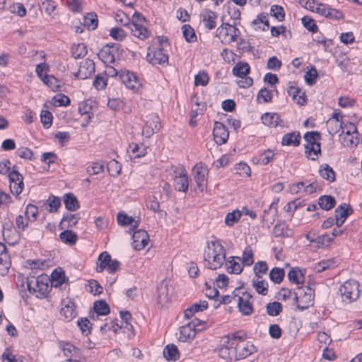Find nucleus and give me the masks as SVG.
<instances>
[{
    "mask_svg": "<svg viewBox=\"0 0 362 362\" xmlns=\"http://www.w3.org/2000/svg\"><path fill=\"white\" fill-rule=\"evenodd\" d=\"M250 71L249 64L247 62H239L233 68V74L238 77L247 76Z\"/></svg>",
    "mask_w": 362,
    "mask_h": 362,
    "instance_id": "obj_43",
    "label": "nucleus"
},
{
    "mask_svg": "<svg viewBox=\"0 0 362 362\" xmlns=\"http://www.w3.org/2000/svg\"><path fill=\"white\" fill-rule=\"evenodd\" d=\"M159 42L158 47L153 52L152 55L148 53L147 58L151 64L153 65L160 64L163 65L168 63V54L165 47L169 45L167 37L160 36L158 37Z\"/></svg>",
    "mask_w": 362,
    "mask_h": 362,
    "instance_id": "obj_3",
    "label": "nucleus"
},
{
    "mask_svg": "<svg viewBox=\"0 0 362 362\" xmlns=\"http://www.w3.org/2000/svg\"><path fill=\"white\" fill-rule=\"evenodd\" d=\"M306 238L311 243H316L319 246H327L333 240V238L327 234L318 236L316 239H310V234L306 235Z\"/></svg>",
    "mask_w": 362,
    "mask_h": 362,
    "instance_id": "obj_50",
    "label": "nucleus"
},
{
    "mask_svg": "<svg viewBox=\"0 0 362 362\" xmlns=\"http://www.w3.org/2000/svg\"><path fill=\"white\" fill-rule=\"evenodd\" d=\"M217 16L215 12L211 11H207L203 14V23L204 27L208 30L214 29L216 25V19Z\"/></svg>",
    "mask_w": 362,
    "mask_h": 362,
    "instance_id": "obj_35",
    "label": "nucleus"
},
{
    "mask_svg": "<svg viewBox=\"0 0 362 362\" xmlns=\"http://www.w3.org/2000/svg\"><path fill=\"white\" fill-rule=\"evenodd\" d=\"M25 217L30 221H35L38 214V209L35 205L28 204L25 211Z\"/></svg>",
    "mask_w": 362,
    "mask_h": 362,
    "instance_id": "obj_58",
    "label": "nucleus"
},
{
    "mask_svg": "<svg viewBox=\"0 0 362 362\" xmlns=\"http://www.w3.org/2000/svg\"><path fill=\"white\" fill-rule=\"evenodd\" d=\"M200 323V320L195 319L187 325L182 326L180 329L179 340L185 341L187 339H192L196 335V326Z\"/></svg>",
    "mask_w": 362,
    "mask_h": 362,
    "instance_id": "obj_14",
    "label": "nucleus"
},
{
    "mask_svg": "<svg viewBox=\"0 0 362 362\" xmlns=\"http://www.w3.org/2000/svg\"><path fill=\"white\" fill-rule=\"evenodd\" d=\"M343 122H339L334 119H329L327 122V127L329 133L334 135L341 131Z\"/></svg>",
    "mask_w": 362,
    "mask_h": 362,
    "instance_id": "obj_48",
    "label": "nucleus"
},
{
    "mask_svg": "<svg viewBox=\"0 0 362 362\" xmlns=\"http://www.w3.org/2000/svg\"><path fill=\"white\" fill-rule=\"evenodd\" d=\"M252 286L256 291L262 296H266L268 293V283L262 279V278H255L252 280Z\"/></svg>",
    "mask_w": 362,
    "mask_h": 362,
    "instance_id": "obj_42",
    "label": "nucleus"
},
{
    "mask_svg": "<svg viewBox=\"0 0 362 362\" xmlns=\"http://www.w3.org/2000/svg\"><path fill=\"white\" fill-rule=\"evenodd\" d=\"M234 347L235 361L244 359L257 351V347L250 341H240L238 343H230Z\"/></svg>",
    "mask_w": 362,
    "mask_h": 362,
    "instance_id": "obj_7",
    "label": "nucleus"
},
{
    "mask_svg": "<svg viewBox=\"0 0 362 362\" xmlns=\"http://www.w3.org/2000/svg\"><path fill=\"white\" fill-rule=\"evenodd\" d=\"M273 235L278 237H291L293 235L291 230L288 229L285 222L276 224L273 228Z\"/></svg>",
    "mask_w": 362,
    "mask_h": 362,
    "instance_id": "obj_34",
    "label": "nucleus"
},
{
    "mask_svg": "<svg viewBox=\"0 0 362 362\" xmlns=\"http://www.w3.org/2000/svg\"><path fill=\"white\" fill-rule=\"evenodd\" d=\"M98 18L95 13H88L83 20L84 25L90 30H95L98 26Z\"/></svg>",
    "mask_w": 362,
    "mask_h": 362,
    "instance_id": "obj_54",
    "label": "nucleus"
},
{
    "mask_svg": "<svg viewBox=\"0 0 362 362\" xmlns=\"http://www.w3.org/2000/svg\"><path fill=\"white\" fill-rule=\"evenodd\" d=\"M255 278H262V274H264L268 271V266L266 262L259 261L256 262L253 267Z\"/></svg>",
    "mask_w": 362,
    "mask_h": 362,
    "instance_id": "obj_55",
    "label": "nucleus"
},
{
    "mask_svg": "<svg viewBox=\"0 0 362 362\" xmlns=\"http://www.w3.org/2000/svg\"><path fill=\"white\" fill-rule=\"evenodd\" d=\"M304 139L307 142L305 146L320 145L319 141L321 139V135L318 132H308L304 134Z\"/></svg>",
    "mask_w": 362,
    "mask_h": 362,
    "instance_id": "obj_44",
    "label": "nucleus"
},
{
    "mask_svg": "<svg viewBox=\"0 0 362 362\" xmlns=\"http://www.w3.org/2000/svg\"><path fill=\"white\" fill-rule=\"evenodd\" d=\"M64 203L66 208L71 211H74L79 208L78 199L72 193H68L64 195Z\"/></svg>",
    "mask_w": 362,
    "mask_h": 362,
    "instance_id": "obj_38",
    "label": "nucleus"
},
{
    "mask_svg": "<svg viewBox=\"0 0 362 362\" xmlns=\"http://www.w3.org/2000/svg\"><path fill=\"white\" fill-rule=\"evenodd\" d=\"M241 258L240 257H230L226 262V270L228 273L238 274L243 271L241 265Z\"/></svg>",
    "mask_w": 362,
    "mask_h": 362,
    "instance_id": "obj_23",
    "label": "nucleus"
},
{
    "mask_svg": "<svg viewBox=\"0 0 362 362\" xmlns=\"http://www.w3.org/2000/svg\"><path fill=\"white\" fill-rule=\"evenodd\" d=\"M288 93L289 95H291L293 99L296 100V98L298 96L299 98L298 99L297 103L299 105H304L306 103V99L305 97L304 93L301 92V90L295 86L294 82H290L289 86L288 87Z\"/></svg>",
    "mask_w": 362,
    "mask_h": 362,
    "instance_id": "obj_28",
    "label": "nucleus"
},
{
    "mask_svg": "<svg viewBox=\"0 0 362 362\" xmlns=\"http://www.w3.org/2000/svg\"><path fill=\"white\" fill-rule=\"evenodd\" d=\"M160 125V121L158 115L155 113L150 114L146 117V125L143 128V134L146 137H150L159 130Z\"/></svg>",
    "mask_w": 362,
    "mask_h": 362,
    "instance_id": "obj_11",
    "label": "nucleus"
},
{
    "mask_svg": "<svg viewBox=\"0 0 362 362\" xmlns=\"http://www.w3.org/2000/svg\"><path fill=\"white\" fill-rule=\"evenodd\" d=\"M270 15L279 21H283L285 18L284 10L282 6L278 5H273L270 9Z\"/></svg>",
    "mask_w": 362,
    "mask_h": 362,
    "instance_id": "obj_59",
    "label": "nucleus"
},
{
    "mask_svg": "<svg viewBox=\"0 0 362 362\" xmlns=\"http://www.w3.org/2000/svg\"><path fill=\"white\" fill-rule=\"evenodd\" d=\"M132 247L136 250L144 249L148 243L149 238L144 230H138L132 235Z\"/></svg>",
    "mask_w": 362,
    "mask_h": 362,
    "instance_id": "obj_15",
    "label": "nucleus"
},
{
    "mask_svg": "<svg viewBox=\"0 0 362 362\" xmlns=\"http://www.w3.org/2000/svg\"><path fill=\"white\" fill-rule=\"evenodd\" d=\"M288 280L296 284H300L304 282L305 276L303 272L298 267L292 268L288 273Z\"/></svg>",
    "mask_w": 362,
    "mask_h": 362,
    "instance_id": "obj_36",
    "label": "nucleus"
},
{
    "mask_svg": "<svg viewBox=\"0 0 362 362\" xmlns=\"http://www.w3.org/2000/svg\"><path fill=\"white\" fill-rule=\"evenodd\" d=\"M207 307L208 303L206 300L195 303L185 310V317L187 319H189L194 315V313L202 312L206 310Z\"/></svg>",
    "mask_w": 362,
    "mask_h": 362,
    "instance_id": "obj_29",
    "label": "nucleus"
},
{
    "mask_svg": "<svg viewBox=\"0 0 362 362\" xmlns=\"http://www.w3.org/2000/svg\"><path fill=\"white\" fill-rule=\"evenodd\" d=\"M278 199L274 200L269 207L264 210L262 216L264 223L269 225L274 223L278 212Z\"/></svg>",
    "mask_w": 362,
    "mask_h": 362,
    "instance_id": "obj_20",
    "label": "nucleus"
},
{
    "mask_svg": "<svg viewBox=\"0 0 362 362\" xmlns=\"http://www.w3.org/2000/svg\"><path fill=\"white\" fill-rule=\"evenodd\" d=\"M71 54L74 58L78 59L82 58L87 54L86 45L83 43H78L74 45L71 47Z\"/></svg>",
    "mask_w": 362,
    "mask_h": 362,
    "instance_id": "obj_49",
    "label": "nucleus"
},
{
    "mask_svg": "<svg viewBox=\"0 0 362 362\" xmlns=\"http://www.w3.org/2000/svg\"><path fill=\"white\" fill-rule=\"evenodd\" d=\"M77 325L83 334L87 336L90 333L91 324L88 318L84 317L78 320Z\"/></svg>",
    "mask_w": 362,
    "mask_h": 362,
    "instance_id": "obj_57",
    "label": "nucleus"
},
{
    "mask_svg": "<svg viewBox=\"0 0 362 362\" xmlns=\"http://www.w3.org/2000/svg\"><path fill=\"white\" fill-rule=\"evenodd\" d=\"M11 265L10 256L7 252L6 247L0 243V274L1 276L6 275Z\"/></svg>",
    "mask_w": 362,
    "mask_h": 362,
    "instance_id": "obj_19",
    "label": "nucleus"
},
{
    "mask_svg": "<svg viewBox=\"0 0 362 362\" xmlns=\"http://www.w3.org/2000/svg\"><path fill=\"white\" fill-rule=\"evenodd\" d=\"M223 344L218 350V355L228 360H235V351L233 346L226 340H222Z\"/></svg>",
    "mask_w": 362,
    "mask_h": 362,
    "instance_id": "obj_25",
    "label": "nucleus"
},
{
    "mask_svg": "<svg viewBox=\"0 0 362 362\" xmlns=\"http://www.w3.org/2000/svg\"><path fill=\"white\" fill-rule=\"evenodd\" d=\"M80 218L79 215L78 214H67L64 215L59 223L60 229L69 228L74 226L77 223L78 219Z\"/></svg>",
    "mask_w": 362,
    "mask_h": 362,
    "instance_id": "obj_32",
    "label": "nucleus"
},
{
    "mask_svg": "<svg viewBox=\"0 0 362 362\" xmlns=\"http://www.w3.org/2000/svg\"><path fill=\"white\" fill-rule=\"evenodd\" d=\"M246 335L243 332H235L223 337L222 340H226L230 343H238L240 341H246Z\"/></svg>",
    "mask_w": 362,
    "mask_h": 362,
    "instance_id": "obj_53",
    "label": "nucleus"
},
{
    "mask_svg": "<svg viewBox=\"0 0 362 362\" xmlns=\"http://www.w3.org/2000/svg\"><path fill=\"white\" fill-rule=\"evenodd\" d=\"M241 261L245 266H250L254 263L253 252L250 247H247L243 251Z\"/></svg>",
    "mask_w": 362,
    "mask_h": 362,
    "instance_id": "obj_62",
    "label": "nucleus"
},
{
    "mask_svg": "<svg viewBox=\"0 0 362 362\" xmlns=\"http://www.w3.org/2000/svg\"><path fill=\"white\" fill-rule=\"evenodd\" d=\"M117 223L120 226L132 225L134 228L139 226V221H135L132 216H129L123 212H119L117 216Z\"/></svg>",
    "mask_w": 362,
    "mask_h": 362,
    "instance_id": "obj_39",
    "label": "nucleus"
},
{
    "mask_svg": "<svg viewBox=\"0 0 362 362\" xmlns=\"http://www.w3.org/2000/svg\"><path fill=\"white\" fill-rule=\"evenodd\" d=\"M284 270L279 267H274L269 272V278L275 284H280L284 277Z\"/></svg>",
    "mask_w": 362,
    "mask_h": 362,
    "instance_id": "obj_46",
    "label": "nucleus"
},
{
    "mask_svg": "<svg viewBox=\"0 0 362 362\" xmlns=\"http://www.w3.org/2000/svg\"><path fill=\"white\" fill-rule=\"evenodd\" d=\"M318 204L324 210L329 211L335 206V199L331 195H323L319 198Z\"/></svg>",
    "mask_w": 362,
    "mask_h": 362,
    "instance_id": "obj_40",
    "label": "nucleus"
},
{
    "mask_svg": "<svg viewBox=\"0 0 362 362\" xmlns=\"http://www.w3.org/2000/svg\"><path fill=\"white\" fill-rule=\"evenodd\" d=\"M145 21L146 19L143 15L140 13L135 12L129 25V29L132 34L140 40H145L149 36V31L144 25Z\"/></svg>",
    "mask_w": 362,
    "mask_h": 362,
    "instance_id": "obj_5",
    "label": "nucleus"
},
{
    "mask_svg": "<svg viewBox=\"0 0 362 362\" xmlns=\"http://www.w3.org/2000/svg\"><path fill=\"white\" fill-rule=\"evenodd\" d=\"M49 277L46 275L28 277L27 288L30 293L35 294L39 298H43L49 293Z\"/></svg>",
    "mask_w": 362,
    "mask_h": 362,
    "instance_id": "obj_2",
    "label": "nucleus"
},
{
    "mask_svg": "<svg viewBox=\"0 0 362 362\" xmlns=\"http://www.w3.org/2000/svg\"><path fill=\"white\" fill-rule=\"evenodd\" d=\"M93 308L97 315H106L110 313L108 304L103 300L95 301Z\"/></svg>",
    "mask_w": 362,
    "mask_h": 362,
    "instance_id": "obj_45",
    "label": "nucleus"
},
{
    "mask_svg": "<svg viewBox=\"0 0 362 362\" xmlns=\"http://www.w3.org/2000/svg\"><path fill=\"white\" fill-rule=\"evenodd\" d=\"M59 238L63 243L74 245L78 240V235L74 231L66 229L59 234Z\"/></svg>",
    "mask_w": 362,
    "mask_h": 362,
    "instance_id": "obj_37",
    "label": "nucleus"
},
{
    "mask_svg": "<svg viewBox=\"0 0 362 362\" xmlns=\"http://www.w3.org/2000/svg\"><path fill=\"white\" fill-rule=\"evenodd\" d=\"M171 170L175 173V189L179 192H187L188 189L189 182L186 170L184 168H178L177 167H172Z\"/></svg>",
    "mask_w": 362,
    "mask_h": 362,
    "instance_id": "obj_8",
    "label": "nucleus"
},
{
    "mask_svg": "<svg viewBox=\"0 0 362 362\" xmlns=\"http://www.w3.org/2000/svg\"><path fill=\"white\" fill-rule=\"evenodd\" d=\"M40 118L45 128L48 129L52 125L53 117L49 111L42 110L40 113Z\"/></svg>",
    "mask_w": 362,
    "mask_h": 362,
    "instance_id": "obj_64",
    "label": "nucleus"
},
{
    "mask_svg": "<svg viewBox=\"0 0 362 362\" xmlns=\"http://www.w3.org/2000/svg\"><path fill=\"white\" fill-rule=\"evenodd\" d=\"M262 121L264 125L271 127H276L278 125H281V122H282L279 115L276 113H264L262 116Z\"/></svg>",
    "mask_w": 362,
    "mask_h": 362,
    "instance_id": "obj_33",
    "label": "nucleus"
},
{
    "mask_svg": "<svg viewBox=\"0 0 362 362\" xmlns=\"http://www.w3.org/2000/svg\"><path fill=\"white\" fill-rule=\"evenodd\" d=\"M173 290L172 286L168 285L165 281L160 282L157 288L158 303L163 304L168 302L171 299Z\"/></svg>",
    "mask_w": 362,
    "mask_h": 362,
    "instance_id": "obj_17",
    "label": "nucleus"
},
{
    "mask_svg": "<svg viewBox=\"0 0 362 362\" xmlns=\"http://www.w3.org/2000/svg\"><path fill=\"white\" fill-rule=\"evenodd\" d=\"M241 217V214L239 211H233V212L228 213L225 218V223L228 226H232L237 222Z\"/></svg>",
    "mask_w": 362,
    "mask_h": 362,
    "instance_id": "obj_63",
    "label": "nucleus"
},
{
    "mask_svg": "<svg viewBox=\"0 0 362 362\" xmlns=\"http://www.w3.org/2000/svg\"><path fill=\"white\" fill-rule=\"evenodd\" d=\"M42 81L55 91L59 90L61 87L59 81L52 75H45Z\"/></svg>",
    "mask_w": 362,
    "mask_h": 362,
    "instance_id": "obj_51",
    "label": "nucleus"
},
{
    "mask_svg": "<svg viewBox=\"0 0 362 362\" xmlns=\"http://www.w3.org/2000/svg\"><path fill=\"white\" fill-rule=\"evenodd\" d=\"M226 260V250L219 241H211L208 243L207 250L204 253L205 267L210 269L220 268Z\"/></svg>",
    "mask_w": 362,
    "mask_h": 362,
    "instance_id": "obj_1",
    "label": "nucleus"
},
{
    "mask_svg": "<svg viewBox=\"0 0 362 362\" xmlns=\"http://www.w3.org/2000/svg\"><path fill=\"white\" fill-rule=\"evenodd\" d=\"M98 57L105 64L114 63L115 59L113 54V47L107 45L100 50Z\"/></svg>",
    "mask_w": 362,
    "mask_h": 362,
    "instance_id": "obj_27",
    "label": "nucleus"
},
{
    "mask_svg": "<svg viewBox=\"0 0 362 362\" xmlns=\"http://www.w3.org/2000/svg\"><path fill=\"white\" fill-rule=\"evenodd\" d=\"M252 296L247 292L243 293L242 296H238V307L239 311L243 315H250L253 313Z\"/></svg>",
    "mask_w": 362,
    "mask_h": 362,
    "instance_id": "obj_12",
    "label": "nucleus"
},
{
    "mask_svg": "<svg viewBox=\"0 0 362 362\" xmlns=\"http://www.w3.org/2000/svg\"><path fill=\"white\" fill-rule=\"evenodd\" d=\"M213 136L216 144L222 145L226 143L229 133L223 123L220 122H215L213 129Z\"/></svg>",
    "mask_w": 362,
    "mask_h": 362,
    "instance_id": "obj_13",
    "label": "nucleus"
},
{
    "mask_svg": "<svg viewBox=\"0 0 362 362\" xmlns=\"http://www.w3.org/2000/svg\"><path fill=\"white\" fill-rule=\"evenodd\" d=\"M300 134L298 132H293L286 134L281 141L283 146H297L300 144Z\"/></svg>",
    "mask_w": 362,
    "mask_h": 362,
    "instance_id": "obj_31",
    "label": "nucleus"
},
{
    "mask_svg": "<svg viewBox=\"0 0 362 362\" xmlns=\"http://www.w3.org/2000/svg\"><path fill=\"white\" fill-rule=\"evenodd\" d=\"M319 174L322 178L330 182L335 180V173L328 164L325 163L320 165Z\"/></svg>",
    "mask_w": 362,
    "mask_h": 362,
    "instance_id": "obj_41",
    "label": "nucleus"
},
{
    "mask_svg": "<svg viewBox=\"0 0 362 362\" xmlns=\"http://www.w3.org/2000/svg\"><path fill=\"white\" fill-rule=\"evenodd\" d=\"M163 356L168 361H176L180 358V352L175 344H170L164 348Z\"/></svg>",
    "mask_w": 362,
    "mask_h": 362,
    "instance_id": "obj_30",
    "label": "nucleus"
},
{
    "mask_svg": "<svg viewBox=\"0 0 362 362\" xmlns=\"http://www.w3.org/2000/svg\"><path fill=\"white\" fill-rule=\"evenodd\" d=\"M353 212V209L350 205L345 203L339 205L334 210V219H336V225L338 227L341 226L345 220Z\"/></svg>",
    "mask_w": 362,
    "mask_h": 362,
    "instance_id": "obj_16",
    "label": "nucleus"
},
{
    "mask_svg": "<svg viewBox=\"0 0 362 362\" xmlns=\"http://www.w3.org/2000/svg\"><path fill=\"white\" fill-rule=\"evenodd\" d=\"M317 77V71L314 66H311L305 74V80L306 83L309 86H313L316 83Z\"/></svg>",
    "mask_w": 362,
    "mask_h": 362,
    "instance_id": "obj_61",
    "label": "nucleus"
},
{
    "mask_svg": "<svg viewBox=\"0 0 362 362\" xmlns=\"http://www.w3.org/2000/svg\"><path fill=\"white\" fill-rule=\"evenodd\" d=\"M359 284L354 280H349L339 287V292L345 303H351L358 299L360 294Z\"/></svg>",
    "mask_w": 362,
    "mask_h": 362,
    "instance_id": "obj_4",
    "label": "nucleus"
},
{
    "mask_svg": "<svg viewBox=\"0 0 362 362\" xmlns=\"http://www.w3.org/2000/svg\"><path fill=\"white\" fill-rule=\"evenodd\" d=\"M294 300L297 303V308L300 310L307 309L312 305L314 300V291L310 286L305 288L299 287L297 291L293 293Z\"/></svg>",
    "mask_w": 362,
    "mask_h": 362,
    "instance_id": "obj_6",
    "label": "nucleus"
},
{
    "mask_svg": "<svg viewBox=\"0 0 362 362\" xmlns=\"http://www.w3.org/2000/svg\"><path fill=\"white\" fill-rule=\"evenodd\" d=\"M10 182V190L12 194L19 195L23 189V177L16 170H13L8 173Z\"/></svg>",
    "mask_w": 362,
    "mask_h": 362,
    "instance_id": "obj_10",
    "label": "nucleus"
},
{
    "mask_svg": "<svg viewBox=\"0 0 362 362\" xmlns=\"http://www.w3.org/2000/svg\"><path fill=\"white\" fill-rule=\"evenodd\" d=\"M61 349L69 362L76 361L74 358L78 357L81 354L80 349L69 342H62Z\"/></svg>",
    "mask_w": 362,
    "mask_h": 362,
    "instance_id": "obj_21",
    "label": "nucleus"
},
{
    "mask_svg": "<svg viewBox=\"0 0 362 362\" xmlns=\"http://www.w3.org/2000/svg\"><path fill=\"white\" fill-rule=\"evenodd\" d=\"M282 311V305L279 302H272L267 305V313L270 316H276Z\"/></svg>",
    "mask_w": 362,
    "mask_h": 362,
    "instance_id": "obj_56",
    "label": "nucleus"
},
{
    "mask_svg": "<svg viewBox=\"0 0 362 362\" xmlns=\"http://www.w3.org/2000/svg\"><path fill=\"white\" fill-rule=\"evenodd\" d=\"M74 302L69 300L67 304L63 305L60 310V315L63 317L66 322L71 321L77 315Z\"/></svg>",
    "mask_w": 362,
    "mask_h": 362,
    "instance_id": "obj_24",
    "label": "nucleus"
},
{
    "mask_svg": "<svg viewBox=\"0 0 362 362\" xmlns=\"http://www.w3.org/2000/svg\"><path fill=\"white\" fill-rule=\"evenodd\" d=\"M122 83L129 89L137 90L141 86L137 76L129 71H123L119 76Z\"/></svg>",
    "mask_w": 362,
    "mask_h": 362,
    "instance_id": "obj_18",
    "label": "nucleus"
},
{
    "mask_svg": "<svg viewBox=\"0 0 362 362\" xmlns=\"http://www.w3.org/2000/svg\"><path fill=\"white\" fill-rule=\"evenodd\" d=\"M194 180L198 188L203 192L206 187V177L208 175L207 166L202 162L197 163L193 170Z\"/></svg>",
    "mask_w": 362,
    "mask_h": 362,
    "instance_id": "obj_9",
    "label": "nucleus"
},
{
    "mask_svg": "<svg viewBox=\"0 0 362 362\" xmlns=\"http://www.w3.org/2000/svg\"><path fill=\"white\" fill-rule=\"evenodd\" d=\"M301 21L303 26L309 31L312 33H316L317 31V25L312 18L305 16L302 18Z\"/></svg>",
    "mask_w": 362,
    "mask_h": 362,
    "instance_id": "obj_60",
    "label": "nucleus"
},
{
    "mask_svg": "<svg viewBox=\"0 0 362 362\" xmlns=\"http://www.w3.org/2000/svg\"><path fill=\"white\" fill-rule=\"evenodd\" d=\"M51 277V286L54 288H61L63 284L68 281L64 272L62 269H59V270L54 269Z\"/></svg>",
    "mask_w": 362,
    "mask_h": 362,
    "instance_id": "obj_26",
    "label": "nucleus"
},
{
    "mask_svg": "<svg viewBox=\"0 0 362 362\" xmlns=\"http://www.w3.org/2000/svg\"><path fill=\"white\" fill-rule=\"evenodd\" d=\"M95 71V63L92 59H86L81 63L78 75L81 78L90 77Z\"/></svg>",
    "mask_w": 362,
    "mask_h": 362,
    "instance_id": "obj_22",
    "label": "nucleus"
},
{
    "mask_svg": "<svg viewBox=\"0 0 362 362\" xmlns=\"http://www.w3.org/2000/svg\"><path fill=\"white\" fill-rule=\"evenodd\" d=\"M183 36L189 42H195L197 36L194 29L189 25H184L182 26Z\"/></svg>",
    "mask_w": 362,
    "mask_h": 362,
    "instance_id": "obj_52",
    "label": "nucleus"
},
{
    "mask_svg": "<svg viewBox=\"0 0 362 362\" xmlns=\"http://www.w3.org/2000/svg\"><path fill=\"white\" fill-rule=\"evenodd\" d=\"M252 24L257 25V28L263 31L267 30L269 28L267 16L264 13L259 14L257 18L252 21Z\"/></svg>",
    "mask_w": 362,
    "mask_h": 362,
    "instance_id": "obj_47",
    "label": "nucleus"
}]
</instances>
